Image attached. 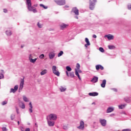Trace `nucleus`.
Returning a JSON list of instances; mask_svg holds the SVG:
<instances>
[{
  "instance_id": "obj_7",
  "label": "nucleus",
  "mask_w": 131,
  "mask_h": 131,
  "mask_svg": "<svg viewBox=\"0 0 131 131\" xmlns=\"http://www.w3.org/2000/svg\"><path fill=\"white\" fill-rule=\"evenodd\" d=\"M99 122L102 126H106L107 125V120L105 119H99Z\"/></svg>"
},
{
  "instance_id": "obj_23",
  "label": "nucleus",
  "mask_w": 131,
  "mask_h": 131,
  "mask_svg": "<svg viewBox=\"0 0 131 131\" xmlns=\"http://www.w3.org/2000/svg\"><path fill=\"white\" fill-rule=\"evenodd\" d=\"M119 109H124L126 107V104H121L118 105Z\"/></svg>"
},
{
  "instance_id": "obj_46",
  "label": "nucleus",
  "mask_w": 131,
  "mask_h": 131,
  "mask_svg": "<svg viewBox=\"0 0 131 131\" xmlns=\"http://www.w3.org/2000/svg\"><path fill=\"white\" fill-rule=\"evenodd\" d=\"M16 113H17V114H19V108L16 107Z\"/></svg>"
},
{
  "instance_id": "obj_14",
  "label": "nucleus",
  "mask_w": 131,
  "mask_h": 131,
  "mask_svg": "<svg viewBox=\"0 0 131 131\" xmlns=\"http://www.w3.org/2000/svg\"><path fill=\"white\" fill-rule=\"evenodd\" d=\"M18 88H19V86L16 85L14 86V89L11 88L10 89V93H16V92H17L18 90Z\"/></svg>"
},
{
  "instance_id": "obj_54",
  "label": "nucleus",
  "mask_w": 131,
  "mask_h": 131,
  "mask_svg": "<svg viewBox=\"0 0 131 131\" xmlns=\"http://www.w3.org/2000/svg\"><path fill=\"white\" fill-rule=\"evenodd\" d=\"M123 114H124V115H126V113H123Z\"/></svg>"
},
{
  "instance_id": "obj_51",
  "label": "nucleus",
  "mask_w": 131,
  "mask_h": 131,
  "mask_svg": "<svg viewBox=\"0 0 131 131\" xmlns=\"http://www.w3.org/2000/svg\"><path fill=\"white\" fill-rule=\"evenodd\" d=\"M78 72H79V73H81V70H78Z\"/></svg>"
},
{
  "instance_id": "obj_33",
  "label": "nucleus",
  "mask_w": 131,
  "mask_h": 131,
  "mask_svg": "<svg viewBox=\"0 0 131 131\" xmlns=\"http://www.w3.org/2000/svg\"><path fill=\"white\" fill-rule=\"evenodd\" d=\"M66 70H67V71L70 72L71 71V70H72V69H71L70 67L67 66L66 67Z\"/></svg>"
},
{
  "instance_id": "obj_58",
  "label": "nucleus",
  "mask_w": 131,
  "mask_h": 131,
  "mask_svg": "<svg viewBox=\"0 0 131 131\" xmlns=\"http://www.w3.org/2000/svg\"><path fill=\"white\" fill-rule=\"evenodd\" d=\"M130 54H131V50H130V52H129Z\"/></svg>"
},
{
  "instance_id": "obj_36",
  "label": "nucleus",
  "mask_w": 131,
  "mask_h": 131,
  "mask_svg": "<svg viewBox=\"0 0 131 131\" xmlns=\"http://www.w3.org/2000/svg\"><path fill=\"white\" fill-rule=\"evenodd\" d=\"M70 77H72V78H73V77H74V73L73 72L70 73Z\"/></svg>"
},
{
  "instance_id": "obj_2",
  "label": "nucleus",
  "mask_w": 131,
  "mask_h": 131,
  "mask_svg": "<svg viewBox=\"0 0 131 131\" xmlns=\"http://www.w3.org/2000/svg\"><path fill=\"white\" fill-rule=\"evenodd\" d=\"M52 70L53 74L56 75V76H60V72L58 70V68L56 66H53L52 67Z\"/></svg>"
},
{
  "instance_id": "obj_32",
  "label": "nucleus",
  "mask_w": 131,
  "mask_h": 131,
  "mask_svg": "<svg viewBox=\"0 0 131 131\" xmlns=\"http://www.w3.org/2000/svg\"><path fill=\"white\" fill-rule=\"evenodd\" d=\"M64 54V52L62 51H61L58 54V57H61L63 54Z\"/></svg>"
},
{
  "instance_id": "obj_25",
  "label": "nucleus",
  "mask_w": 131,
  "mask_h": 131,
  "mask_svg": "<svg viewBox=\"0 0 131 131\" xmlns=\"http://www.w3.org/2000/svg\"><path fill=\"white\" fill-rule=\"evenodd\" d=\"M19 107L22 109H25V104L23 102H20L19 103Z\"/></svg>"
},
{
  "instance_id": "obj_11",
  "label": "nucleus",
  "mask_w": 131,
  "mask_h": 131,
  "mask_svg": "<svg viewBox=\"0 0 131 131\" xmlns=\"http://www.w3.org/2000/svg\"><path fill=\"white\" fill-rule=\"evenodd\" d=\"M47 123L49 126H54L55 125V122L52 121L51 120L47 119Z\"/></svg>"
},
{
  "instance_id": "obj_42",
  "label": "nucleus",
  "mask_w": 131,
  "mask_h": 131,
  "mask_svg": "<svg viewBox=\"0 0 131 131\" xmlns=\"http://www.w3.org/2000/svg\"><path fill=\"white\" fill-rule=\"evenodd\" d=\"M39 58H40V59H43V58H45V55H43V54H41V55L39 56Z\"/></svg>"
},
{
  "instance_id": "obj_59",
  "label": "nucleus",
  "mask_w": 131,
  "mask_h": 131,
  "mask_svg": "<svg viewBox=\"0 0 131 131\" xmlns=\"http://www.w3.org/2000/svg\"><path fill=\"white\" fill-rule=\"evenodd\" d=\"M96 123V122H94V124H95Z\"/></svg>"
},
{
  "instance_id": "obj_43",
  "label": "nucleus",
  "mask_w": 131,
  "mask_h": 131,
  "mask_svg": "<svg viewBox=\"0 0 131 131\" xmlns=\"http://www.w3.org/2000/svg\"><path fill=\"white\" fill-rule=\"evenodd\" d=\"M4 74H0V79H3L4 78Z\"/></svg>"
},
{
  "instance_id": "obj_26",
  "label": "nucleus",
  "mask_w": 131,
  "mask_h": 131,
  "mask_svg": "<svg viewBox=\"0 0 131 131\" xmlns=\"http://www.w3.org/2000/svg\"><path fill=\"white\" fill-rule=\"evenodd\" d=\"M6 33L8 36H11L12 35V31L10 30H7Z\"/></svg>"
},
{
  "instance_id": "obj_40",
  "label": "nucleus",
  "mask_w": 131,
  "mask_h": 131,
  "mask_svg": "<svg viewBox=\"0 0 131 131\" xmlns=\"http://www.w3.org/2000/svg\"><path fill=\"white\" fill-rule=\"evenodd\" d=\"M76 68H77L78 70H79L80 68V64L79 63H77L76 64Z\"/></svg>"
},
{
  "instance_id": "obj_12",
  "label": "nucleus",
  "mask_w": 131,
  "mask_h": 131,
  "mask_svg": "<svg viewBox=\"0 0 131 131\" xmlns=\"http://www.w3.org/2000/svg\"><path fill=\"white\" fill-rule=\"evenodd\" d=\"M72 12L74 13L75 15L78 16L79 15L78 9L76 7L73 8L72 9Z\"/></svg>"
},
{
  "instance_id": "obj_4",
  "label": "nucleus",
  "mask_w": 131,
  "mask_h": 131,
  "mask_svg": "<svg viewBox=\"0 0 131 131\" xmlns=\"http://www.w3.org/2000/svg\"><path fill=\"white\" fill-rule=\"evenodd\" d=\"M57 116L55 114H51L47 116V119L49 120H57Z\"/></svg>"
},
{
  "instance_id": "obj_22",
  "label": "nucleus",
  "mask_w": 131,
  "mask_h": 131,
  "mask_svg": "<svg viewBox=\"0 0 131 131\" xmlns=\"http://www.w3.org/2000/svg\"><path fill=\"white\" fill-rule=\"evenodd\" d=\"M124 100L125 101V102H126V103H130L131 100H130V98L129 97H125L124 98Z\"/></svg>"
},
{
  "instance_id": "obj_3",
  "label": "nucleus",
  "mask_w": 131,
  "mask_h": 131,
  "mask_svg": "<svg viewBox=\"0 0 131 131\" xmlns=\"http://www.w3.org/2000/svg\"><path fill=\"white\" fill-rule=\"evenodd\" d=\"M28 58L30 63H33V64H34V63H35L37 60V58H34V55L32 54L29 55Z\"/></svg>"
},
{
  "instance_id": "obj_6",
  "label": "nucleus",
  "mask_w": 131,
  "mask_h": 131,
  "mask_svg": "<svg viewBox=\"0 0 131 131\" xmlns=\"http://www.w3.org/2000/svg\"><path fill=\"white\" fill-rule=\"evenodd\" d=\"M54 2L58 5V6H64L66 2L65 0H55Z\"/></svg>"
},
{
  "instance_id": "obj_27",
  "label": "nucleus",
  "mask_w": 131,
  "mask_h": 131,
  "mask_svg": "<svg viewBox=\"0 0 131 131\" xmlns=\"http://www.w3.org/2000/svg\"><path fill=\"white\" fill-rule=\"evenodd\" d=\"M23 100L24 101V102H29V99L27 98L25 95H24L23 96Z\"/></svg>"
},
{
  "instance_id": "obj_45",
  "label": "nucleus",
  "mask_w": 131,
  "mask_h": 131,
  "mask_svg": "<svg viewBox=\"0 0 131 131\" xmlns=\"http://www.w3.org/2000/svg\"><path fill=\"white\" fill-rule=\"evenodd\" d=\"M122 131H131L130 129H124Z\"/></svg>"
},
{
  "instance_id": "obj_20",
  "label": "nucleus",
  "mask_w": 131,
  "mask_h": 131,
  "mask_svg": "<svg viewBox=\"0 0 131 131\" xmlns=\"http://www.w3.org/2000/svg\"><path fill=\"white\" fill-rule=\"evenodd\" d=\"M112 111H114V108L113 107L110 106L108 107L107 111H106V113H110L112 112Z\"/></svg>"
},
{
  "instance_id": "obj_47",
  "label": "nucleus",
  "mask_w": 131,
  "mask_h": 131,
  "mask_svg": "<svg viewBox=\"0 0 131 131\" xmlns=\"http://www.w3.org/2000/svg\"><path fill=\"white\" fill-rule=\"evenodd\" d=\"M7 12H8V10L6 9H4V13H7Z\"/></svg>"
},
{
  "instance_id": "obj_9",
  "label": "nucleus",
  "mask_w": 131,
  "mask_h": 131,
  "mask_svg": "<svg viewBox=\"0 0 131 131\" xmlns=\"http://www.w3.org/2000/svg\"><path fill=\"white\" fill-rule=\"evenodd\" d=\"M60 28L61 30H63V29H66L67 27H68L69 25L64 23L60 24Z\"/></svg>"
},
{
  "instance_id": "obj_52",
  "label": "nucleus",
  "mask_w": 131,
  "mask_h": 131,
  "mask_svg": "<svg viewBox=\"0 0 131 131\" xmlns=\"http://www.w3.org/2000/svg\"><path fill=\"white\" fill-rule=\"evenodd\" d=\"M64 8H69V6H65L64 7Z\"/></svg>"
},
{
  "instance_id": "obj_18",
  "label": "nucleus",
  "mask_w": 131,
  "mask_h": 131,
  "mask_svg": "<svg viewBox=\"0 0 131 131\" xmlns=\"http://www.w3.org/2000/svg\"><path fill=\"white\" fill-rule=\"evenodd\" d=\"M30 108H29V111L30 113H32L33 112V110H32L33 106H32V103L30 102L29 104Z\"/></svg>"
},
{
  "instance_id": "obj_10",
  "label": "nucleus",
  "mask_w": 131,
  "mask_h": 131,
  "mask_svg": "<svg viewBox=\"0 0 131 131\" xmlns=\"http://www.w3.org/2000/svg\"><path fill=\"white\" fill-rule=\"evenodd\" d=\"M23 86H24V79H21L20 83L19 88V91H22V89H23Z\"/></svg>"
},
{
  "instance_id": "obj_8",
  "label": "nucleus",
  "mask_w": 131,
  "mask_h": 131,
  "mask_svg": "<svg viewBox=\"0 0 131 131\" xmlns=\"http://www.w3.org/2000/svg\"><path fill=\"white\" fill-rule=\"evenodd\" d=\"M77 128H78V129H81V130L84 129V122L83 121H80V125L77 127Z\"/></svg>"
},
{
  "instance_id": "obj_1",
  "label": "nucleus",
  "mask_w": 131,
  "mask_h": 131,
  "mask_svg": "<svg viewBox=\"0 0 131 131\" xmlns=\"http://www.w3.org/2000/svg\"><path fill=\"white\" fill-rule=\"evenodd\" d=\"M27 5L28 10L30 11V12H32L34 13H37V10H36V9L32 6L31 0H27Z\"/></svg>"
},
{
  "instance_id": "obj_53",
  "label": "nucleus",
  "mask_w": 131,
  "mask_h": 131,
  "mask_svg": "<svg viewBox=\"0 0 131 131\" xmlns=\"http://www.w3.org/2000/svg\"><path fill=\"white\" fill-rule=\"evenodd\" d=\"M76 19H78V16H75Z\"/></svg>"
},
{
  "instance_id": "obj_30",
  "label": "nucleus",
  "mask_w": 131,
  "mask_h": 131,
  "mask_svg": "<svg viewBox=\"0 0 131 131\" xmlns=\"http://www.w3.org/2000/svg\"><path fill=\"white\" fill-rule=\"evenodd\" d=\"M59 90H60V92H65L66 91V88L65 87L61 86L59 88Z\"/></svg>"
},
{
  "instance_id": "obj_56",
  "label": "nucleus",
  "mask_w": 131,
  "mask_h": 131,
  "mask_svg": "<svg viewBox=\"0 0 131 131\" xmlns=\"http://www.w3.org/2000/svg\"><path fill=\"white\" fill-rule=\"evenodd\" d=\"M21 130L23 131L24 130V129H23V128H21Z\"/></svg>"
},
{
  "instance_id": "obj_61",
  "label": "nucleus",
  "mask_w": 131,
  "mask_h": 131,
  "mask_svg": "<svg viewBox=\"0 0 131 131\" xmlns=\"http://www.w3.org/2000/svg\"><path fill=\"white\" fill-rule=\"evenodd\" d=\"M92 104H95V102H93Z\"/></svg>"
},
{
  "instance_id": "obj_34",
  "label": "nucleus",
  "mask_w": 131,
  "mask_h": 131,
  "mask_svg": "<svg viewBox=\"0 0 131 131\" xmlns=\"http://www.w3.org/2000/svg\"><path fill=\"white\" fill-rule=\"evenodd\" d=\"M63 129L67 130V129H68V125H64L63 126Z\"/></svg>"
},
{
  "instance_id": "obj_17",
  "label": "nucleus",
  "mask_w": 131,
  "mask_h": 131,
  "mask_svg": "<svg viewBox=\"0 0 131 131\" xmlns=\"http://www.w3.org/2000/svg\"><path fill=\"white\" fill-rule=\"evenodd\" d=\"M98 79H99V78H98V77L94 76L93 78L91 80V82L96 83V82H98Z\"/></svg>"
},
{
  "instance_id": "obj_24",
  "label": "nucleus",
  "mask_w": 131,
  "mask_h": 131,
  "mask_svg": "<svg viewBox=\"0 0 131 131\" xmlns=\"http://www.w3.org/2000/svg\"><path fill=\"white\" fill-rule=\"evenodd\" d=\"M101 88H105L106 86V79L102 80V83L101 84Z\"/></svg>"
},
{
  "instance_id": "obj_55",
  "label": "nucleus",
  "mask_w": 131,
  "mask_h": 131,
  "mask_svg": "<svg viewBox=\"0 0 131 131\" xmlns=\"http://www.w3.org/2000/svg\"><path fill=\"white\" fill-rule=\"evenodd\" d=\"M17 123H18V125H19V124H20V122L19 121L17 122Z\"/></svg>"
},
{
  "instance_id": "obj_16",
  "label": "nucleus",
  "mask_w": 131,
  "mask_h": 131,
  "mask_svg": "<svg viewBox=\"0 0 131 131\" xmlns=\"http://www.w3.org/2000/svg\"><path fill=\"white\" fill-rule=\"evenodd\" d=\"M96 70H99L101 69V70H104V67L102 66L101 64H98L96 66Z\"/></svg>"
},
{
  "instance_id": "obj_50",
  "label": "nucleus",
  "mask_w": 131,
  "mask_h": 131,
  "mask_svg": "<svg viewBox=\"0 0 131 131\" xmlns=\"http://www.w3.org/2000/svg\"><path fill=\"white\" fill-rule=\"evenodd\" d=\"M66 73L67 76H69V73H68V71H66Z\"/></svg>"
},
{
  "instance_id": "obj_21",
  "label": "nucleus",
  "mask_w": 131,
  "mask_h": 131,
  "mask_svg": "<svg viewBox=\"0 0 131 131\" xmlns=\"http://www.w3.org/2000/svg\"><path fill=\"white\" fill-rule=\"evenodd\" d=\"M89 95L91 97H96V96H98V95H99V93L97 92H93L89 93Z\"/></svg>"
},
{
  "instance_id": "obj_15",
  "label": "nucleus",
  "mask_w": 131,
  "mask_h": 131,
  "mask_svg": "<svg viewBox=\"0 0 131 131\" xmlns=\"http://www.w3.org/2000/svg\"><path fill=\"white\" fill-rule=\"evenodd\" d=\"M106 37L108 39V40H112V39L114 38V37L111 34L105 35L104 36V38H106Z\"/></svg>"
},
{
  "instance_id": "obj_19",
  "label": "nucleus",
  "mask_w": 131,
  "mask_h": 131,
  "mask_svg": "<svg viewBox=\"0 0 131 131\" xmlns=\"http://www.w3.org/2000/svg\"><path fill=\"white\" fill-rule=\"evenodd\" d=\"M85 41L86 43V44L85 45V48H88V46H91V43H90V41L89 40V38H85Z\"/></svg>"
},
{
  "instance_id": "obj_35",
  "label": "nucleus",
  "mask_w": 131,
  "mask_h": 131,
  "mask_svg": "<svg viewBox=\"0 0 131 131\" xmlns=\"http://www.w3.org/2000/svg\"><path fill=\"white\" fill-rule=\"evenodd\" d=\"M40 7H42V8H43V9H48V7L47 6H45V5H43V4H40L39 5Z\"/></svg>"
},
{
  "instance_id": "obj_38",
  "label": "nucleus",
  "mask_w": 131,
  "mask_h": 131,
  "mask_svg": "<svg viewBox=\"0 0 131 131\" xmlns=\"http://www.w3.org/2000/svg\"><path fill=\"white\" fill-rule=\"evenodd\" d=\"M15 114H12L11 115V120H14V119H15Z\"/></svg>"
},
{
  "instance_id": "obj_44",
  "label": "nucleus",
  "mask_w": 131,
  "mask_h": 131,
  "mask_svg": "<svg viewBox=\"0 0 131 131\" xmlns=\"http://www.w3.org/2000/svg\"><path fill=\"white\" fill-rule=\"evenodd\" d=\"M2 130H3V131H8V129H7V127H3L2 128Z\"/></svg>"
},
{
  "instance_id": "obj_13",
  "label": "nucleus",
  "mask_w": 131,
  "mask_h": 131,
  "mask_svg": "<svg viewBox=\"0 0 131 131\" xmlns=\"http://www.w3.org/2000/svg\"><path fill=\"white\" fill-rule=\"evenodd\" d=\"M55 53H54V52H51L49 53V57L50 60L54 59V58H55Z\"/></svg>"
},
{
  "instance_id": "obj_31",
  "label": "nucleus",
  "mask_w": 131,
  "mask_h": 131,
  "mask_svg": "<svg viewBox=\"0 0 131 131\" xmlns=\"http://www.w3.org/2000/svg\"><path fill=\"white\" fill-rule=\"evenodd\" d=\"M108 48L110 50H114V49H115V47H114V46H108Z\"/></svg>"
},
{
  "instance_id": "obj_5",
  "label": "nucleus",
  "mask_w": 131,
  "mask_h": 131,
  "mask_svg": "<svg viewBox=\"0 0 131 131\" xmlns=\"http://www.w3.org/2000/svg\"><path fill=\"white\" fill-rule=\"evenodd\" d=\"M97 3V0H90V10H94L95 9V6H96V3Z\"/></svg>"
},
{
  "instance_id": "obj_41",
  "label": "nucleus",
  "mask_w": 131,
  "mask_h": 131,
  "mask_svg": "<svg viewBox=\"0 0 131 131\" xmlns=\"http://www.w3.org/2000/svg\"><path fill=\"white\" fill-rule=\"evenodd\" d=\"M8 103V101H4L2 102V104L4 106V105H6Z\"/></svg>"
},
{
  "instance_id": "obj_39",
  "label": "nucleus",
  "mask_w": 131,
  "mask_h": 131,
  "mask_svg": "<svg viewBox=\"0 0 131 131\" xmlns=\"http://www.w3.org/2000/svg\"><path fill=\"white\" fill-rule=\"evenodd\" d=\"M37 26H38V27H39V28H42V24H41L39 23H37Z\"/></svg>"
},
{
  "instance_id": "obj_29",
  "label": "nucleus",
  "mask_w": 131,
  "mask_h": 131,
  "mask_svg": "<svg viewBox=\"0 0 131 131\" xmlns=\"http://www.w3.org/2000/svg\"><path fill=\"white\" fill-rule=\"evenodd\" d=\"M75 75L78 76L79 79H81V78H80V76H79V74L78 73V71L76 69H75Z\"/></svg>"
},
{
  "instance_id": "obj_49",
  "label": "nucleus",
  "mask_w": 131,
  "mask_h": 131,
  "mask_svg": "<svg viewBox=\"0 0 131 131\" xmlns=\"http://www.w3.org/2000/svg\"><path fill=\"white\" fill-rule=\"evenodd\" d=\"M93 38H97V35L94 34V35H93Z\"/></svg>"
},
{
  "instance_id": "obj_28",
  "label": "nucleus",
  "mask_w": 131,
  "mask_h": 131,
  "mask_svg": "<svg viewBox=\"0 0 131 131\" xmlns=\"http://www.w3.org/2000/svg\"><path fill=\"white\" fill-rule=\"evenodd\" d=\"M47 73H48V70L46 69L40 72L41 75H45V74H47Z\"/></svg>"
},
{
  "instance_id": "obj_48",
  "label": "nucleus",
  "mask_w": 131,
  "mask_h": 131,
  "mask_svg": "<svg viewBox=\"0 0 131 131\" xmlns=\"http://www.w3.org/2000/svg\"><path fill=\"white\" fill-rule=\"evenodd\" d=\"M25 131H30V128H26V129H25Z\"/></svg>"
},
{
  "instance_id": "obj_60",
  "label": "nucleus",
  "mask_w": 131,
  "mask_h": 131,
  "mask_svg": "<svg viewBox=\"0 0 131 131\" xmlns=\"http://www.w3.org/2000/svg\"><path fill=\"white\" fill-rule=\"evenodd\" d=\"M35 125H36V126H37V125L36 124H35Z\"/></svg>"
},
{
  "instance_id": "obj_37",
  "label": "nucleus",
  "mask_w": 131,
  "mask_h": 131,
  "mask_svg": "<svg viewBox=\"0 0 131 131\" xmlns=\"http://www.w3.org/2000/svg\"><path fill=\"white\" fill-rule=\"evenodd\" d=\"M99 50L101 53H104L105 52V50H104V49L102 47L99 48Z\"/></svg>"
},
{
  "instance_id": "obj_57",
  "label": "nucleus",
  "mask_w": 131,
  "mask_h": 131,
  "mask_svg": "<svg viewBox=\"0 0 131 131\" xmlns=\"http://www.w3.org/2000/svg\"><path fill=\"white\" fill-rule=\"evenodd\" d=\"M115 92H117V89H115Z\"/></svg>"
}]
</instances>
